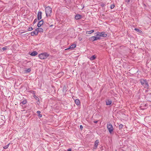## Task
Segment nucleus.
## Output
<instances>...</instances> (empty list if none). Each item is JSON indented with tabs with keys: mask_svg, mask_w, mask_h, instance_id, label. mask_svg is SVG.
Segmentation results:
<instances>
[{
	"mask_svg": "<svg viewBox=\"0 0 151 151\" xmlns=\"http://www.w3.org/2000/svg\"><path fill=\"white\" fill-rule=\"evenodd\" d=\"M81 17V16L80 15L78 14L76 15L75 17V19L77 20L80 19Z\"/></svg>",
	"mask_w": 151,
	"mask_h": 151,
	"instance_id": "nucleus-12",
	"label": "nucleus"
},
{
	"mask_svg": "<svg viewBox=\"0 0 151 151\" xmlns=\"http://www.w3.org/2000/svg\"><path fill=\"white\" fill-rule=\"evenodd\" d=\"M94 32L93 30H91L90 31H87L86 32V34H90Z\"/></svg>",
	"mask_w": 151,
	"mask_h": 151,
	"instance_id": "nucleus-21",
	"label": "nucleus"
},
{
	"mask_svg": "<svg viewBox=\"0 0 151 151\" xmlns=\"http://www.w3.org/2000/svg\"><path fill=\"white\" fill-rule=\"evenodd\" d=\"M35 32H37L36 33H37V34H38V33L39 32V31L38 30V28H37L35 29Z\"/></svg>",
	"mask_w": 151,
	"mask_h": 151,
	"instance_id": "nucleus-26",
	"label": "nucleus"
},
{
	"mask_svg": "<svg viewBox=\"0 0 151 151\" xmlns=\"http://www.w3.org/2000/svg\"><path fill=\"white\" fill-rule=\"evenodd\" d=\"M38 116L39 117L41 118L42 117V115L40 114H38Z\"/></svg>",
	"mask_w": 151,
	"mask_h": 151,
	"instance_id": "nucleus-31",
	"label": "nucleus"
},
{
	"mask_svg": "<svg viewBox=\"0 0 151 151\" xmlns=\"http://www.w3.org/2000/svg\"><path fill=\"white\" fill-rule=\"evenodd\" d=\"M42 13L41 12H39L37 14V18L38 20H40L42 18Z\"/></svg>",
	"mask_w": 151,
	"mask_h": 151,
	"instance_id": "nucleus-7",
	"label": "nucleus"
},
{
	"mask_svg": "<svg viewBox=\"0 0 151 151\" xmlns=\"http://www.w3.org/2000/svg\"><path fill=\"white\" fill-rule=\"evenodd\" d=\"M125 1L128 3L129 1V0H125Z\"/></svg>",
	"mask_w": 151,
	"mask_h": 151,
	"instance_id": "nucleus-33",
	"label": "nucleus"
},
{
	"mask_svg": "<svg viewBox=\"0 0 151 151\" xmlns=\"http://www.w3.org/2000/svg\"><path fill=\"white\" fill-rule=\"evenodd\" d=\"M0 51H2V48H0Z\"/></svg>",
	"mask_w": 151,
	"mask_h": 151,
	"instance_id": "nucleus-36",
	"label": "nucleus"
},
{
	"mask_svg": "<svg viewBox=\"0 0 151 151\" xmlns=\"http://www.w3.org/2000/svg\"><path fill=\"white\" fill-rule=\"evenodd\" d=\"M37 52L33 51L30 54V55L32 56H35L36 55H37Z\"/></svg>",
	"mask_w": 151,
	"mask_h": 151,
	"instance_id": "nucleus-15",
	"label": "nucleus"
},
{
	"mask_svg": "<svg viewBox=\"0 0 151 151\" xmlns=\"http://www.w3.org/2000/svg\"><path fill=\"white\" fill-rule=\"evenodd\" d=\"M37 113L39 114H40L41 112L40 111H37Z\"/></svg>",
	"mask_w": 151,
	"mask_h": 151,
	"instance_id": "nucleus-32",
	"label": "nucleus"
},
{
	"mask_svg": "<svg viewBox=\"0 0 151 151\" xmlns=\"http://www.w3.org/2000/svg\"><path fill=\"white\" fill-rule=\"evenodd\" d=\"M100 35L101 36L103 37H106L107 36V35L104 32H100Z\"/></svg>",
	"mask_w": 151,
	"mask_h": 151,
	"instance_id": "nucleus-10",
	"label": "nucleus"
},
{
	"mask_svg": "<svg viewBox=\"0 0 151 151\" xmlns=\"http://www.w3.org/2000/svg\"><path fill=\"white\" fill-rule=\"evenodd\" d=\"M106 104L107 105H110V104H111L112 103L111 101L109 100H106Z\"/></svg>",
	"mask_w": 151,
	"mask_h": 151,
	"instance_id": "nucleus-11",
	"label": "nucleus"
},
{
	"mask_svg": "<svg viewBox=\"0 0 151 151\" xmlns=\"http://www.w3.org/2000/svg\"><path fill=\"white\" fill-rule=\"evenodd\" d=\"M43 20H41L37 24V26L38 27H40L43 24Z\"/></svg>",
	"mask_w": 151,
	"mask_h": 151,
	"instance_id": "nucleus-9",
	"label": "nucleus"
},
{
	"mask_svg": "<svg viewBox=\"0 0 151 151\" xmlns=\"http://www.w3.org/2000/svg\"><path fill=\"white\" fill-rule=\"evenodd\" d=\"M7 48H8V47H2V51L3 50V51L5 50H7Z\"/></svg>",
	"mask_w": 151,
	"mask_h": 151,
	"instance_id": "nucleus-22",
	"label": "nucleus"
},
{
	"mask_svg": "<svg viewBox=\"0 0 151 151\" xmlns=\"http://www.w3.org/2000/svg\"><path fill=\"white\" fill-rule=\"evenodd\" d=\"M75 104L77 105L78 106L80 104V101L78 99H76L75 101Z\"/></svg>",
	"mask_w": 151,
	"mask_h": 151,
	"instance_id": "nucleus-13",
	"label": "nucleus"
},
{
	"mask_svg": "<svg viewBox=\"0 0 151 151\" xmlns=\"http://www.w3.org/2000/svg\"><path fill=\"white\" fill-rule=\"evenodd\" d=\"M96 58V57L94 55H93L90 58V60H94L95 59V58Z\"/></svg>",
	"mask_w": 151,
	"mask_h": 151,
	"instance_id": "nucleus-20",
	"label": "nucleus"
},
{
	"mask_svg": "<svg viewBox=\"0 0 151 151\" xmlns=\"http://www.w3.org/2000/svg\"><path fill=\"white\" fill-rule=\"evenodd\" d=\"M45 12L46 16H50L52 13V9L49 6L47 7L45 9Z\"/></svg>",
	"mask_w": 151,
	"mask_h": 151,
	"instance_id": "nucleus-2",
	"label": "nucleus"
},
{
	"mask_svg": "<svg viewBox=\"0 0 151 151\" xmlns=\"http://www.w3.org/2000/svg\"><path fill=\"white\" fill-rule=\"evenodd\" d=\"M100 39V37H92L90 38L89 40L90 41H94L95 40H99Z\"/></svg>",
	"mask_w": 151,
	"mask_h": 151,
	"instance_id": "nucleus-5",
	"label": "nucleus"
},
{
	"mask_svg": "<svg viewBox=\"0 0 151 151\" xmlns=\"http://www.w3.org/2000/svg\"><path fill=\"white\" fill-rule=\"evenodd\" d=\"M134 30L136 31L137 32H139V33L140 34H142V31L141 30H140L139 29L135 28Z\"/></svg>",
	"mask_w": 151,
	"mask_h": 151,
	"instance_id": "nucleus-14",
	"label": "nucleus"
},
{
	"mask_svg": "<svg viewBox=\"0 0 151 151\" xmlns=\"http://www.w3.org/2000/svg\"><path fill=\"white\" fill-rule=\"evenodd\" d=\"M80 127L81 129H82L83 128V127L82 125H81L80 126Z\"/></svg>",
	"mask_w": 151,
	"mask_h": 151,
	"instance_id": "nucleus-30",
	"label": "nucleus"
},
{
	"mask_svg": "<svg viewBox=\"0 0 151 151\" xmlns=\"http://www.w3.org/2000/svg\"><path fill=\"white\" fill-rule=\"evenodd\" d=\"M49 55L47 53L44 52L39 54L38 57L41 59L43 60L46 59Z\"/></svg>",
	"mask_w": 151,
	"mask_h": 151,
	"instance_id": "nucleus-1",
	"label": "nucleus"
},
{
	"mask_svg": "<svg viewBox=\"0 0 151 151\" xmlns=\"http://www.w3.org/2000/svg\"><path fill=\"white\" fill-rule=\"evenodd\" d=\"M9 144L7 145L4 147V149H7L8 147L9 146Z\"/></svg>",
	"mask_w": 151,
	"mask_h": 151,
	"instance_id": "nucleus-25",
	"label": "nucleus"
},
{
	"mask_svg": "<svg viewBox=\"0 0 151 151\" xmlns=\"http://www.w3.org/2000/svg\"><path fill=\"white\" fill-rule=\"evenodd\" d=\"M68 151H71V149H68Z\"/></svg>",
	"mask_w": 151,
	"mask_h": 151,
	"instance_id": "nucleus-35",
	"label": "nucleus"
},
{
	"mask_svg": "<svg viewBox=\"0 0 151 151\" xmlns=\"http://www.w3.org/2000/svg\"><path fill=\"white\" fill-rule=\"evenodd\" d=\"M39 32H42L43 31V29L41 28H38Z\"/></svg>",
	"mask_w": 151,
	"mask_h": 151,
	"instance_id": "nucleus-24",
	"label": "nucleus"
},
{
	"mask_svg": "<svg viewBox=\"0 0 151 151\" xmlns=\"http://www.w3.org/2000/svg\"><path fill=\"white\" fill-rule=\"evenodd\" d=\"M33 97L37 100L39 101V99L38 97H37L35 94H34Z\"/></svg>",
	"mask_w": 151,
	"mask_h": 151,
	"instance_id": "nucleus-17",
	"label": "nucleus"
},
{
	"mask_svg": "<svg viewBox=\"0 0 151 151\" xmlns=\"http://www.w3.org/2000/svg\"><path fill=\"white\" fill-rule=\"evenodd\" d=\"M37 21V19H35L34 21V23H35Z\"/></svg>",
	"mask_w": 151,
	"mask_h": 151,
	"instance_id": "nucleus-34",
	"label": "nucleus"
},
{
	"mask_svg": "<svg viewBox=\"0 0 151 151\" xmlns=\"http://www.w3.org/2000/svg\"><path fill=\"white\" fill-rule=\"evenodd\" d=\"M123 126H124L123 125L121 124L119 125V129H121L123 128Z\"/></svg>",
	"mask_w": 151,
	"mask_h": 151,
	"instance_id": "nucleus-23",
	"label": "nucleus"
},
{
	"mask_svg": "<svg viewBox=\"0 0 151 151\" xmlns=\"http://www.w3.org/2000/svg\"><path fill=\"white\" fill-rule=\"evenodd\" d=\"M99 143V142L97 140L95 141L94 146L93 148L94 149H96L97 148Z\"/></svg>",
	"mask_w": 151,
	"mask_h": 151,
	"instance_id": "nucleus-8",
	"label": "nucleus"
},
{
	"mask_svg": "<svg viewBox=\"0 0 151 151\" xmlns=\"http://www.w3.org/2000/svg\"><path fill=\"white\" fill-rule=\"evenodd\" d=\"M79 40H82V38H80L79 39Z\"/></svg>",
	"mask_w": 151,
	"mask_h": 151,
	"instance_id": "nucleus-38",
	"label": "nucleus"
},
{
	"mask_svg": "<svg viewBox=\"0 0 151 151\" xmlns=\"http://www.w3.org/2000/svg\"><path fill=\"white\" fill-rule=\"evenodd\" d=\"M31 71V69L30 68H25L24 70V71L25 73H29Z\"/></svg>",
	"mask_w": 151,
	"mask_h": 151,
	"instance_id": "nucleus-16",
	"label": "nucleus"
},
{
	"mask_svg": "<svg viewBox=\"0 0 151 151\" xmlns=\"http://www.w3.org/2000/svg\"><path fill=\"white\" fill-rule=\"evenodd\" d=\"M76 46V44H73L71 45L69 48L65 49V50H67L69 49H71V50H72L73 48H75Z\"/></svg>",
	"mask_w": 151,
	"mask_h": 151,
	"instance_id": "nucleus-6",
	"label": "nucleus"
},
{
	"mask_svg": "<svg viewBox=\"0 0 151 151\" xmlns=\"http://www.w3.org/2000/svg\"><path fill=\"white\" fill-rule=\"evenodd\" d=\"M107 128L110 133H111L114 129L112 124L110 123L108 124H107Z\"/></svg>",
	"mask_w": 151,
	"mask_h": 151,
	"instance_id": "nucleus-4",
	"label": "nucleus"
},
{
	"mask_svg": "<svg viewBox=\"0 0 151 151\" xmlns=\"http://www.w3.org/2000/svg\"><path fill=\"white\" fill-rule=\"evenodd\" d=\"M97 37H101L100 35V32H98L97 33V34L96 35Z\"/></svg>",
	"mask_w": 151,
	"mask_h": 151,
	"instance_id": "nucleus-27",
	"label": "nucleus"
},
{
	"mask_svg": "<svg viewBox=\"0 0 151 151\" xmlns=\"http://www.w3.org/2000/svg\"><path fill=\"white\" fill-rule=\"evenodd\" d=\"M27 103V101L25 100H24L22 102H21L20 103V104L22 103V104H25Z\"/></svg>",
	"mask_w": 151,
	"mask_h": 151,
	"instance_id": "nucleus-19",
	"label": "nucleus"
},
{
	"mask_svg": "<svg viewBox=\"0 0 151 151\" xmlns=\"http://www.w3.org/2000/svg\"><path fill=\"white\" fill-rule=\"evenodd\" d=\"M37 32H35V31L32 32L31 33V35L32 36H34V35H37V33H36Z\"/></svg>",
	"mask_w": 151,
	"mask_h": 151,
	"instance_id": "nucleus-18",
	"label": "nucleus"
},
{
	"mask_svg": "<svg viewBox=\"0 0 151 151\" xmlns=\"http://www.w3.org/2000/svg\"><path fill=\"white\" fill-rule=\"evenodd\" d=\"M93 122H94V123H97V121H94Z\"/></svg>",
	"mask_w": 151,
	"mask_h": 151,
	"instance_id": "nucleus-37",
	"label": "nucleus"
},
{
	"mask_svg": "<svg viewBox=\"0 0 151 151\" xmlns=\"http://www.w3.org/2000/svg\"><path fill=\"white\" fill-rule=\"evenodd\" d=\"M114 7V5L112 4L111 6L110 7L111 9H113Z\"/></svg>",
	"mask_w": 151,
	"mask_h": 151,
	"instance_id": "nucleus-28",
	"label": "nucleus"
},
{
	"mask_svg": "<svg viewBox=\"0 0 151 151\" xmlns=\"http://www.w3.org/2000/svg\"><path fill=\"white\" fill-rule=\"evenodd\" d=\"M32 28L31 27H29L28 29H29V31H31L32 30Z\"/></svg>",
	"mask_w": 151,
	"mask_h": 151,
	"instance_id": "nucleus-29",
	"label": "nucleus"
},
{
	"mask_svg": "<svg viewBox=\"0 0 151 151\" xmlns=\"http://www.w3.org/2000/svg\"><path fill=\"white\" fill-rule=\"evenodd\" d=\"M140 83L142 86L145 88H148V84L146 80L142 79L140 80Z\"/></svg>",
	"mask_w": 151,
	"mask_h": 151,
	"instance_id": "nucleus-3",
	"label": "nucleus"
}]
</instances>
